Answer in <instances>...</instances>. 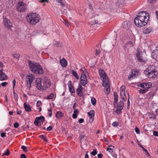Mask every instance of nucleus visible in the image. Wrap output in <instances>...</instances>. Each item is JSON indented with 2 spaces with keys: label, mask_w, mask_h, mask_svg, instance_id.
<instances>
[{
  "label": "nucleus",
  "mask_w": 158,
  "mask_h": 158,
  "mask_svg": "<svg viewBox=\"0 0 158 158\" xmlns=\"http://www.w3.org/2000/svg\"><path fill=\"white\" fill-rule=\"evenodd\" d=\"M21 148L23 149V151L25 153L27 152V150L26 147L22 145L21 146Z\"/></svg>",
  "instance_id": "a19ab883"
},
{
  "label": "nucleus",
  "mask_w": 158,
  "mask_h": 158,
  "mask_svg": "<svg viewBox=\"0 0 158 158\" xmlns=\"http://www.w3.org/2000/svg\"><path fill=\"white\" fill-rule=\"evenodd\" d=\"M104 141L106 143V144H107L109 143V141L107 140L105 137L103 138Z\"/></svg>",
  "instance_id": "e2e57ef3"
},
{
  "label": "nucleus",
  "mask_w": 158,
  "mask_h": 158,
  "mask_svg": "<svg viewBox=\"0 0 158 158\" xmlns=\"http://www.w3.org/2000/svg\"><path fill=\"white\" fill-rule=\"evenodd\" d=\"M118 123L116 122H114L112 123V125L113 126L115 127L117 126L118 125Z\"/></svg>",
  "instance_id": "3c124183"
},
{
  "label": "nucleus",
  "mask_w": 158,
  "mask_h": 158,
  "mask_svg": "<svg viewBox=\"0 0 158 158\" xmlns=\"http://www.w3.org/2000/svg\"><path fill=\"white\" fill-rule=\"evenodd\" d=\"M10 154V152L8 149H7V151L6 152L4 153V155L6 156H8Z\"/></svg>",
  "instance_id": "8fccbe9b"
},
{
  "label": "nucleus",
  "mask_w": 158,
  "mask_h": 158,
  "mask_svg": "<svg viewBox=\"0 0 158 158\" xmlns=\"http://www.w3.org/2000/svg\"><path fill=\"white\" fill-rule=\"evenodd\" d=\"M35 85L39 90H44V85L42 84V79L41 78H37L35 81Z\"/></svg>",
  "instance_id": "1a4fd4ad"
},
{
  "label": "nucleus",
  "mask_w": 158,
  "mask_h": 158,
  "mask_svg": "<svg viewBox=\"0 0 158 158\" xmlns=\"http://www.w3.org/2000/svg\"><path fill=\"white\" fill-rule=\"evenodd\" d=\"M144 73L149 78L155 77L158 76V67L154 65L149 66Z\"/></svg>",
  "instance_id": "f03ea898"
},
{
  "label": "nucleus",
  "mask_w": 158,
  "mask_h": 158,
  "mask_svg": "<svg viewBox=\"0 0 158 158\" xmlns=\"http://www.w3.org/2000/svg\"><path fill=\"white\" fill-rule=\"evenodd\" d=\"M81 83L85 86L87 83V79L86 75L84 74H81Z\"/></svg>",
  "instance_id": "4468645a"
},
{
  "label": "nucleus",
  "mask_w": 158,
  "mask_h": 158,
  "mask_svg": "<svg viewBox=\"0 0 158 158\" xmlns=\"http://www.w3.org/2000/svg\"><path fill=\"white\" fill-rule=\"evenodd\" d=\"M26 4L22 2H19L17 4V9L18 11L20 12H23L25 10L26 8Z\"/></svg>",
  "instance_id": "0eeeda50"
},
{
  "label": "nucleus",
  "mask_w": 158,
  "mask_h": 158,
  "mask_svg": "<svg viewBox=\"0 0 158 158\" xmlns=\"http://www.w3.org/2000/svg\"><path fill=\"white\" fill-rule=\"evenodd\" d=\"M69 90L70 92L72 93H75V90L73 88V87L72 84H70L69 86Z\"/></svg>",
  "instance_id": "c756f323"
},
{
  "label": "nucleus",
  "mask_w": 158,
  "mask_h": 158,
  "mask_svg": "<svg viewBox=\"0 0 158 158\" xmlns=\"http://www.w3.org/2000/svg\"><path fill=\"white\" fill-rule=\"evenodd\" d=\"M154 29L151 27H145L143 29V32L145 34H149L153 31Z\"/></svg>",
  "instance_id": "dca6fc26"
},
{
  "label": "nucleus",
  "mask_w": 158,
  "mask_h": 158,
  "mask_svg": "<svg viewBox=\"0 0 158 158\" xmlns=\"http://www.w3.org/2000/svg\"><path fill=\"white\" fill-rule=\"evenodd\" d=\"M100 52V51L99 50L96 49V52L95 53V55L98 56L99 55Z\"/></svg>",
  "instance_id": "4d7b16f0"
},
{
  "label": "nucleus",
  "mask_w": 158,
  "mask_h": 158,
  "mask_svg": "<svg viewBox=\"0 0 158 158\" xmlns=\"http://www.w3.org/2000/svg\"><path fill=\"white\" fill-rule=\"evenodd\" d=\"M7 84V83L6 82H3L1 84V85L3 87H5Z\"/></svg>",
  "instance_id": "5fc2aeb1"
},
{
  "label": "nucleus",
  "mask_w": 158,
  "mask_h": 158,
  "mask_svg": "<svg viewBox=\"0 0 158 158\" xmlns=\"http://www.w3.org/2000/svg\"><path fill=\"white\" fill-rule=\"evenodd\" d=\"M77 114L74 113H73L72 115L73 118L74 119L76 118L77 117Z\"/></svg>",
  "instance_id": "13d9d810"
},
{
  "label": "nucleus",
  "mask_w": 158,
  "mask_h": 158,
  "mask_svg": "<svg viewBox=\"0 0 158 158\" xmlns=\"http://www.w3.org/2000/svg\"><path fill=\"white\" fill-rule=\"evenodd\" d=\"M55 45L58 47H61L62 46V43L61 42L57 41L55 44Z\"/></svg>",
  "instance_id": "4c0bfd02"
},
{
  "label": "nucleus",
  "mask_w": 158,
  "mask_h": 158,
  "mask_svg": "<svg viewBox=\"0 0 158 158\" xmlns=\"http://www.w3.org/2000/svg\"><path fill=\"white\" fill-rule=\"evenodd\" d=\"M58 2L59 3L60 5L62 6L63 7H64L65 6V4L63 1L62 0H59Z\"/></svg>",
  "instance_id": "a18cd8bd"
},
{
  "label": "nucleus",
  "mask_w": 158,
  "mask_h": 158,
  "mask_svg": "<svg viewBox=\"0 0 158 158\" xmlns=\"http://www.w3.org/2000/svg\"><path fill=\"white\" fill-rule=\"evenodd\" d=\"M13 84V88L14 89L15 85V83H16V81L15 79H14L12 81Z\"/></svg>",
  "instance_id": "052dcab7"
},
{
  "label": "nucleus",
  "mask_w": 158,
  "mask_h": 158,
  "mask_svg": "<svg viewBox=\"0 0 158 158\" xmlns=\"http://www.w3.org/2000/svg\"><path fill=\"white\" fill-rule=\"evenodd\" d=\"M120 97L122 100L125 102L126 101L127 99L125 93L123 94H120Z\"/></svg>",
  "instance_id": "473e14b6"
},
{
  "label": "nucleus",
  "mask_w": 158,
  "mask_h": 158,
  "mask_svg": "<svg viewBox=\"0 0 158 158\" xmlns=\"http://www.w3.org/2000/svg\"><path fill=\"white\" fill-rule=\"evenodd\" d=\"M149 14L146 13V11H143L139 12L135 17L136 22L139 23V20L142 21V22L145 21L147 24L149 18Z\"/></svg>",
  "instance_id": "20e7f679"
},
{
  "label": "nucleus",
  "mask_w": 158,
  "mask_h": 158,
  "mask_svg": "<svg viewBox=\"0 0 158 158\" xmlns=\"http://www.w3.org/2000/svg\"><path fill=\"white\" fill-rule=\"evenodd\" d=\"M108 81L103 82L102 83V85L105 87V92L106 94H109L110 90V87Z\"/></svg>",
  "instance_id": "f8f14e48"
},
{
  "label": "nucleus",
  "mask_w": 158,
  "mask_h": 158,
  "mask_svg": "<svg viewBox=\"0 0 158 158\" xmlns=\"http://www.w3.org/2000/svg\"><path fill=\"white\" fill-rule=\"evenodd\" d=\"M60 63L61 65L63 67H65L67 65V60L64 58H62L60 60Z\"/></svg>",
  "instance_id": "4be33fe9"
},
{
  "label": "nucleus",
  "mask_w": 158,
  "mask_h": 158,
  "mask_svg": "<svg viewBox=\"0 0 158 158\" xmlns=\"http://www.w3.org/2000/svg\"><path fill=\"white\" fill-rule=\"evenodd\" d=\"M97 156L98 158H102L103 156V155L102 154L99 153L98 154Z\"/></svg>",
  "instance_id": "69168bd1"
},
{
  "label": "nucleus",
  "mask_w": 158,
  "mask_h": 158,
  "mask_svg": "<svg viewBox=\"0 0 158 158\" xmlns=\"http://www.w3.org/2000/svg\"><path fill=\"white\" fill-rule=\"evenodd\" d=\"M130 22H125L124 23V25H125V27L127 29H129V27L130 24Z\"/></svg>",
  "instance_id": "72a5a7b5"
},
{
  "label": "nucleus",
  "mask_w": 158,
  "mask_h": 158,
  "mask_svg": "<svg viewBox=\"0 0 158 158\" xmlns=\"http://www.w3.org/2000/svg\"><path fill=\"white\" fill-rule=\"evenodd\" d=\"M127 45L130 46L131 47L133 46L134 45L133 43L131 41H129L127 43Z\"/></svg>",
  "instance_id": "6e6d98bb"
},
{
  "label": "nucleus",
  "mask_w": 158,
  "mask_h": 158,
  "mask_svg": "<svg viewBox=\"0 0 158 158\" xmlns=\"http://www.w3.org/2000/svg\"><path fill=\"white\" fill-rule=\"evenodd\" d=\"M98 21L97 20H95L94 21H92L89 22V24L91 25H93L95 24L98 23Z\"/></svg>",
  "instance_id": "e433bc0d"
},
{
  "label": "nucleus",
  "mask_w": 158,
  "mask_h": 158,
  "mask_svg": "<svg viewBox=\"0 0 158 158\" xmlns=\"http://www.w3.org/2000/svg\"><path fill=\"white\" fill-rule=\"evenodd\" d=\"M56 116L57 118H60V117L63 116V115H62V113L61 111H58L57 112L56 114Z\"/></svg>",
  "instance_id": "2f4dec72"
},
{
  "label": "nucleus",
  "mask_w": 158,
  "mask_h": 158,
  "mask_svg": "<svg viewBox=\"0 0 158 158\" xmlns=\"http://www.w3.org/2000/svg\"><path fill=\"white\" fill-rule=\"evenodd\" d=\"M152 57L158 61V46L156 47V49L152 53Z\"/></svg>",
  "instance_id": "2eb2a0df"
},
{
  "label": "nucleus",
  "mask_w": 158,
  "mask_h": 158,
  "mask_svg": "<svg viewBox=\"0 0 158 158\" xmlns=\"http://www.w3.org/2000/svg\"><path fill=\"white\" fill-rule=\"evenodd\" d=\"M97 152L96 149H94L93 151L90 153L91 155H92L93 156H95L97 154Z\"/></svg>",
  "instance_id": "ea45409f"
},
{
  "label": "nucleus",
  "mask_w": 158,
  "mask_h": 158,
  "mask_svg": "<svg viewBox=\"0 0 158 158\" xmlns=\"http://www.w3.org/2000/svg\"><path fill=\"white\" fill-rule=\"evenodd\" d=\"M142 54V52L140 49L138 48L136 54V57L138 60L140 62H146L147 60L143 56Z\"/></svg>",
  "instance_id": "39448f33"
},
{
  "label": "nucleus",
  "mask_w": 158,
  "mask_h": 158,
  "mask_svg": "<svg viewBox=\"0 0 158 158\" xmlns=\"http://www.w3.org/2000/svg\"><path fill=\"white\" fill-rule=\"evenodd\" d=\"M83 88L82 86L79 85L77 88V89L76 91L78 96L80 97H82L83 96L82 90Z\"/></svg>",
  "instance_id": "a211bd4d"
},
{
  "label": "nucleus",
  "mask_w": 158,
  "mask_h": 158,
  "mask_svg": "<svg viewBox=\"0 0 158 158\" xmlns=\"http://www.w3.org/2000/svg\"><path fill=\"white\" fill-rule=\"evenodd\" d=\"M44 119V118L42 116L36 117L34 122V124L36 126H38L39 123L41 125L43 124Z\"/></svg>",
  "instance_id": "9d476101"
},
{
  "label": "nucleus",
  "mask_w": 158,
  "mask_h": 158,
  "mask_svg": "<svg viewBox=\"0 0 158 158\" xmlns=\"http://www.w3.org/2000/svg\"><path fill=\"white\" fill-rule=\"evenodd\" d=\"M52 129V126H49L47 128V130L48 131H51Z\"/></svg>",
  "instance_id": "bf43d9fd"
},
{
  "label": "nucleus",
  "mask_w": 158,
  "mask_h": 158,
  "mask_svg": "<svg viewBox=\"0 0 158 158\" xmlns=\"http://www.w3.org/2000/svg\"><path fill=\"white\" fill-rule=\"evenodd\" d=\"M14 127L15 128H17L19 126V124L17 122L15 123L14 124Z\"/></svg>",
  "instance_id": "de8ad7c7"
},
{
  "label": "nucleus",
  "mask_w": 158,
  "mask_h": 158,
  "mask_svg": "<svg viewBox=\"0 0 158 158\" xmlns=\"http://www.w3.org/2000/svg\"><path fill=\"white\" fill-rule=\"evenodd\" d=\"M114 146L112 145H109L108 146L107 150L109 152L112 153L113 152V149L114 148Z\"/></svg>",
  "instance_id": "c85d7f7f"
},
{
  "label": "nucleus",
  "mask_w": 158,
  "mask_h": 158,
  "mask_svg": "<svg viewBox=\"0 0 158 158\" xmlns=\"http://www.w3.org/2000/svg\"><path fill=\"white\" fill-rule=\"evenodd\" d=\"M84 122V120L83 118H80L79 120V122L80 123H83Z\"/></svg>",
  "instance_id": "774afa93"
},
{
  "label": "nucleus",
  "mask_w": 158,
  "mask_h": 158,
  "mask_svg": "<svg viewBox=\"0 0 158 158\" xmlns=\"http://www.w3.org/2000/svg\"><path fill=\"white\" fill-rule=\"evenodd\" d=\"M23 106L26 111L30 112L31 110L30 106L28 104H27L26 102L24 103Z\"/></svg>",
  "instance_id": "5701e85b"
},
{
  "label": "nucleus",
  "mask_w": 158,
  "mask_h": 158,
  "mask_svg": "<svg viewBox=\"0 0 158 158\" xmlns=\"http://www.w3.org/2000/svg\"><path fill=\"white\" fill-rule=\"evenodd\" d=\"M96 101L94 98H92L91 99V102L93 105H95L96 104Z\"/></svg>",
  "instance_id": "f704fd0d"
},
{
  "label": "nucleus",
  "mask_w": 158,
  "mask_h": 158,
  "mask_svg": "<svg viewBox=\"0 0 158 158\" xmlns=\"http://www.w3.org/2000/svg\"><path fill=\"white\" fill-rule=\"evenodd\" d=\"M39 2L40 3H44L45 2H48V0H40L39 1Z\"/></svg>",
  "instance_id": "0e129e2a"
},
{
  "label": "nucleus",
  "mask_w": 158,
  "mask_h": 158,
  "mask_svg": "<svg viewBox=\"0 0 158 158\" xmlns=\"http://www.w3.org/2000/svg\"><path fill=\"white\" fill-rule=\"evenodd\" d=\"M114 101L113 102V104L114 105H115V104H117V103L118 98V95L116 92H114Z\"/></svg>",
  "instance_id": "b1692460"
},
{
  "label": "nucleus",
  "mask_w": 158,
  "mask_h": 158,
  "mask_svg": "<svg viewBox=\"0 0 158 158\" xmlns=\"http://www.w3.org/2000/svg\"><path fill=\"white\" fill-rule=\"evenodd\" d=\"M53 97H54V94L53 93H52L47 96V98H46V99H52L53 98Z\"/></svg>",
  "instance_id": "58836bf2"
},
{
  "label": "nucleus",
  "mask_w": 158,
  "mask_h": 158,
  "mask_svg": "<svg viewBox=\"0 0 158 158\" xmlns=\"http://www.w3.org/2000/svg\"><path fill=\"white\" fill-rule=\"evenodd\" d=\"M153 134L154 135L158 136V131H154Z\"/></svg>",
  "instance_id": "680f3d73"
},
{
  "label": "nucleus",
  "mask_w": 158,
  "mask_h": 158,
  "mask_svg": "<svg viewBox=\"0 0 158 158\" xmlns=\"http://www.w3.org/2000/svg\"><path fill=\"white\" fill-rule=\"evenodd\" d=\"M26 18L29 23L33 25L39 22L40 19V15L35 13L29 14L26 16Z\"/></svg>",
  "instance_id": "7ed1b4c3"
},
{
  "label": "nucleus",
  "mask_w": 158,
  "mask_h": 158,
  "mask_svg": "<svg viewBox=\"0 0 158 158\" xmlns=\"http://www.w3.org/2000/svg\"><path fill=\"white\" fill-rule=\"evenodd\" d=\"M152 85V84L151 82L144 83V89L148 90L149 88L151 87Z\"/></svg>",
  "instance_id": "393cba45"
},
{
  "label": "nucleus",
  "mask_w": 158,
  "mask_h": 158,
  "mask_svg": "<svg viewBox=\"0 0 158 158\" xmlns=\"http://www.w3.org/2000/svg\"><path fill=\"white\" fill-rule=\"evenodd\" d=\"M135 75V73H133V72H132L131 75L128 76V78L129 80H130V79L131 77H133Z\"/></svg>",
  "instance_id": "603ef678"
},
{
  "label": "nucleus",
  "mask_w": 158,
  "mask_h": 158,
  "mask_svg": "<svg viewBox=\"0 0 158 158\" xmlns=\"http://www.w3.org/2000/svg\"><path fill=\"white\" fill-rule=\"evenodd\" d=\"M134 22L136 25L138 27H142L146 25L145 22H142V21H140L139 20V23H137L136 22L135 18L134 19Z\"/></svg>",
  "instance_id": "412c9836"
},
{
  "label": "nucleus",
  "mask_w": 158,
  "mask_h": 158,
  "mask_svg": "<svg viewBox=\"0 0 158 158\" xmlns=\"http://www.w3.org/2000/svg\"><path fill=\"white\" fill-rule=\"evenodd\" d=\"M98 73L100 78L102 81L103 82L107 81L108 79L107 78V75L104 71L102 69H99L98 70Z\"/></svg>",
  "instance_id": "6e6552de"
},
{
  "label": "nucleus",
  "mask_w": 158,
  "mask_h": 158,
  "mask_svg": "<svg viewBox=\"0 0 158 158\" xmlns=\"http://www.w3.org/2000/svg\"><path fill=\"white\" fill-rule=\"evenodd\" d=\"M125 86L124 85L122 86L120 88V94H124L125 93Z\"/></svg>",
  "instance_id": "cd10ccee"
},
{
  "label": "nucleus",
  "mask_w": 158,
  "mask_h": 158,
  "mask_svg": "<svg viewBox=\"0 0 158 158\" xmlns=\"http://www.w3.org/2000/svg\"><path fill=\"white\" fill-rule=\"evenodd\" d=\"M42 81L44 90L51 86V84L50 80L47 78H45Z\"/></svg>",
  "instance_id": "9b49d317"
},
{
  "label": "nucleus",
  "mask_w": 158,
  "mask_h": 158,
  "mask_svg": "<svg viewBox=\"0 0 158 158\" xmlns=\"http://www.w3.org/2000/svg\"><path fill=\"white\" fill-rule=\"evenodd\" d=\"M28 65L30 70L34 73L39 74L43 73V68L39 63L29 60Z\"/></svg>",
  "instance_id": "f257e3e1"
},
{
  "label": "nucleus",
  "mask_w": 158,
  "mask_h": 158,
  "mask_svg": "<svg viewBox=\"0 0 158 158\" xmlns=\"http://www.w3.org/2000/svg\"><path fill=\"white\" fill-rule=\"evenodd\" d=\"M3 23L5 27L8 29H10L12 26V23L10 21L6 18L4 19Z\"/></svg>",
  "instance_id": "ddd939ff"
},
{
  "label": "nucleus",
  "mask_w": 158,
  "mask_h": 158,
  "mask_svg": "<svg viewBox=\"0 0 158 158\" xmlns=\"http://www.w3.org/2000/svg\"><path fill=\"white\" fill-rule=\"evenodd\" d=\"M135 131L137 134H139V133H140L138 127H136L135 128Z\"/></svg>",
  "instance_id": "864d4df0"
},
{
  "label": "nucleus",
  "mask_w": 158,
  "mask_h": 158,
  "mask_svg": "<svg viewBox=\"0 0 158 158\" xmlns=\"http://www.w3.org/2000/svg\"><path fill=\"white\" fill-rule=\"evenodd\" d=\"M157 0H148V2L149 3L151 4H153L156 2Z\"/></svg>",
  "instance_id": "37998d69"
},
{
  "label": "nucleus",
  "mask_w": 158,
  "mask_h": 158,
  "mask_svg": "<svg viewBox=\"0 0 158 158\" xmlns=\"http://www.w3.org/2000/svg\"><path fill=\"white\" fill-rule=\"evenodd\" d=\"M13 57L17 59L18 60L19 59L20 55L18 53H15L13 55Z\"/></svg>",
  "instance_id": "c9c22d12"
},
{
  "label": "nucleus",
  "mask_w": 158,
  "mask_h": 158,
  "mask_svg": "<svg viewBox=\"0 0 158 158\" xmlns=\"http://www.w3.org/2000/svg\"><path fill=\"white\" fill-rule=\"evenodd\" d=\"M138 86L144 89V83L139 84Z\"/></svg>",
  "instance_id": "49530a36"
},
{
  "label": "nucleus",
  "mask_w": 158,
  "mask_h": 158,
  "mask_svg": "<svg viewBox=\"0 0 158 158\" xmlns=\"http://www.w3.org/2000/svg\"><path fill=\"white\" fill-rule=\"evenodd\" d=\"M41 104V103L40 101L39 100L38 101L36 104V106L37 107H39L40 106Z\"/></svg>",
  "instance_id": "09e8293b"
},
{
  "label": "nucleus",
  "mask_w": 158,
  "mask_h": 158,
  "mask_svg": "<svg viewBox=\"0 0 158 158\" xmlns=\"http://www.w3.org/2000/svg\"><path fill=\"white\" fill-rule=\"evenodd\" d=\"M0 80L1 81H4L7 79V77L5 73L3 72L2 69L0 70Z\"/></svg>",
  "instance_id": "6ab92c4d"
},
{
  "label": "nucleus",
  "mask_w": 158,
  "mask_h": 158,
  "mask_svg": "<svg viewBox=\"0 0 158 158\" xmlns=\"http://www.w3.org/2000/svg\"><path fill=\"white\" fill-rule=\"evenodd\" d=\"M124 106V103L123 101H120L117 104V110H122Z\"/></svg>",
  "instance_id": "aec40b11"
},
{
  "label": "nucleus",
  "mask_w": 158,
  "mask_h": 158,
  "mask_svg": "<svg viewBox=\"0 0 158 158\" xmlns=\"http://www.w3.org/2000/svg\"><path fill=\"white\" fill-rule=\"evenodd\" d=\"M20 158H27V157L24 154H21Z\"/></svg>",
  "instance_id": "338daca9"
},
{
  "label": "nucleus",
  "mask_w": 158,
  "mask_h": 158,
  "mask_svg": "<svg viewBox=\"0 0 158 158\" xmlns=\"http://www.w3.org/2000/svg\"><path fill=\"white\" fill-rule=\"evenodd\" d=\"M138 145L140 146V147L142 148L143 150L145 152V153L147 156H149V155L147 150L140 143H138Z\"/></svg>",
  "instance_id": "bb28decb"
},
{
  "label": "nucleus",
  "mask_w": 158,
  "mask_h": 158,
  "mask_svg": "<svg viewBox=\"0 0 158 158\" xmlns=\"http://www.w3.org/2000/svg\"><path fill=\"white\" fill-rule=\"evenodd\" d=\"M63 22L68 27L70 25V23L66 20H64Z\"/></svg>",
  "instance_id": "79ce46f5"
},
{
  "label": "nucleus",
  "mask_w": 158,
  "mask_h": 158,
  "mask_svg": "<svg viewBox=\"0 0 158 158\" xmlns=\"http://www.w3.org/2000/svg\"><path fill=\"white\" fill-rule=\"evenodd\" d=\"M148 91V90L147 89H140L139 90V92L140 94H144L145 93Z\"/></svg>",
  "instance_id": "7c9ffc66"
},
{
  "label": "nucleus",
  "mask_w": 158,
  "mask_h": 158,
  "mask_svg": "<svg viewBox=\"0 0 158 158\" xmlns=\"http://www.w3.org/2000/svg\"><path fill=\"white\" fill-rule=\"evenodd\" d=\"M72 73L73 75L76 77L77 80H78L79 79V77L77 73L75 70H72Z\"/></svg>",
  "instance_id": "a878e982"
},
{
  "label": "nucleus",
  "mask_w": 158,
  "mask_h": 158,
  "mask_svg": "<svg viewBox=\"0 0 158 158\" xmlns=\"http://www.w3.org/2000/svg\"><path fill=\"white\" fill-rule=\"evenodd\" d=\"M39 137L40 138L42 139L44 141L47 142L48 141V140L46 139V138L45 137H44V135H40L39 136Z\"/></svg>",
  "instance_id": "c03bdc74"
},
{
  "label": "nucleus",
  "mask_w": 158,
  "mask_h": 158,
  "mask_svg": "<svg viewBox=\"0 0 158 158\" xmlns=\"http://www.w3.org/2000/svg\"><path fill=\"white\" fill-rule=\"evenodd\" d=\"M27 86L30 89L31 87V84L33 81L35 79L34 75L32 74H29L27 75Z\"/></svg>",
  "instance_id": "423d86ee"
},
{
  "label": "nucleus",
  "mask_w": 158,
  "mask_h": 158,
  "mask_svg": "<svg viewBox=\"0 0 158 158\" xmlns=\"http://www.w3.org/2000/svg\"><path fill=\"white\" fill-rule=\"evenodd\" d=\"M88 114L89 117V123H92L94 120V116L95 114V112L94 110H92L88 113Z\"/></svg>",
  "instance_id": "f3484780"
}]
</instances>
